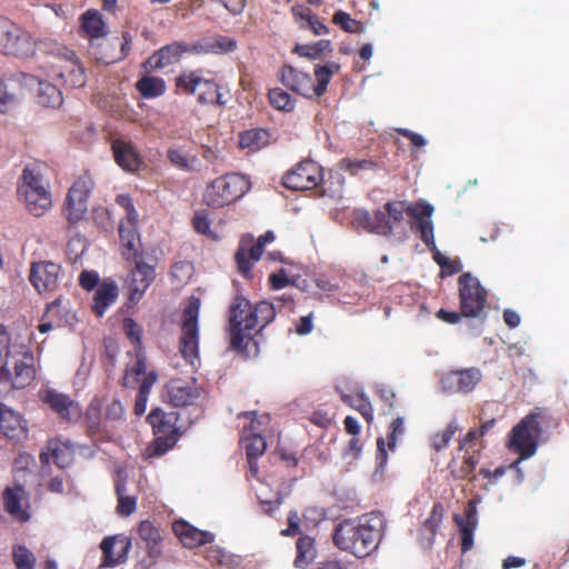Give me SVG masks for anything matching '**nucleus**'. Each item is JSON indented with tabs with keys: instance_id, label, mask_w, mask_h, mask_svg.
Returning <instances> with one entry per match:
<instances>
[{
	"instance_id": "nucleus-1",
	"label": "nucleus",
	"mask_w": 569,
	"mask_h": 569,
	"mask_svg": "<svg viewBox=\"0 0 569 569\" xmlns=\"http://www.w3.org/2000/svg\"><path fill=\"white\" fill-rule=\"evenodd\" d=\"M30 333H12L0 351V397L11 389L29 386L36 377L34 356L30 349Z\"/></svg>"
},
{
	"instance_id": "nucleus-2",
	"label": "nucleus",
	"mask_w": 569,
	"mask_h": 569,
	"mask_svg": "<svg viewBox=\"0 0 569 569\" xmlns=\"http://www.w3.org/2000/svg\"><path fill=\"white\" fill-rule=\"evenodd\" d=\"M385 519L371 512L357 520L341 522L335 530V545L357 558H365L377 550L382 538Z\"/></svg>"
},
{
	"instance_id": "nucleus-3",
	"label": "nucleus",
	"mask_w": 569,
	"mask_h": 569,
	"mask_svg": "<svg viewBox=\"0 0 569 569\" xmlns=\"http://www.w3.org/2000/svg\"><path fill=\"white\" fill-rule=\"evenodd\" d=\"M540 415L531 412L523 417L509 432L507 446L510 451L518 453L519 458L513 461L509 468L515 469L518 473L519 481L523 479V472L520 463L533 457L538 449V443L542 433L539 422Z\"/></svg>"
},
{
	"instance_id": "nucleus-4",
	"label": "nucleus",
	"mask_w": 569,
	"mask_h": 569,
	"mask_svg": "<svg viewBox=\"0 0 569 569\" xmlns=\"http://www.w3.org/2000/svg\"><path fill=\"white\" fill-rule=\"evenodd\" d=\"M339 70V64L330 62L326 66H319L315 70L317 84L313 83L312 77L303 71H300L292 66H284L280 72V81L288 89L305 97L318 98L325 93L330 79L335 72Z\"/></svg>"
},
{
	"instance_id": "nucleus-5",
	"label": "nucleus",
	"mask_w": 569,
	"mask_h": 569,
	"mask_svg": "<svg viewBox=\"0 0 569 569\" xmlns=\"http://www.w3.org/2000/svg\"><path fill=\"white\" fill-rule=\"evenodd\" d=\"M17 192L27 211L34 217H42L52 207L49 184L37 168L23 169Z\"/></svg>"
},
{
	"instance_id": "nucleus-6",
	"label": "nucleus",
	"mask_w": 569,
	"mask_h": 569,
	"mask_svg": "<svg viewBox=\"0 0 569 569\" xmlns=\"http://www.w3.org/2000/svg\"><path fill=\"white\" fill-rule=\"evenodd\" d=\"M250 189V182L246 176L229 173L214 179L204 190V202L214 208H220L242 198Z\"/></svg>"
},
{
	"instance_id": "nucleus-7",
	"label": "nucleus",
	"mask_w": 569,
	"mask_h": 569,
	"mask_svg": "<svg viewBox=\"0 0 569 569\" xmlns=\"http://www.w3.org/2000/svg\"><path fill=\"white\" fill-rule=\"evenodd\" d=\"M117 203L126 211V219L119 224V236L123 247L122 254L127 260L136 259L141 248L137 228L139 213L129 194L117 196Z\"/></svg>"
},
{
	"instance_id": "nucleus-8",
	"label": "nucleus",
	"mask_w": 569,
	"mask_h": 569,
	"mask_svg": "<svg viewBox=\"0 0 569 569\" xmlns=\"http://www.w3.org/2000/svg\"><path fill=\"white\" fill-rule=\"evenodd\" d=\"M200 312V299L191 297L183 311L182 335L180 339V351L182 357L193 365L198 359L199 351V328L198 319Z\"/></svg>"
},
{
	"instance_id": "nucleus-9",
	"label": "nucleus",
	"mask_w": 569,
	"mask_h": 569,
	"mask_svg": "<svg viewBox=\"0 0 569 569\" xmlns=\"http://www.w3.org/2000/svg\"><path fill=\"white\" fill-rule=\"evenodd\" d=\"M0 51L27 58L36 52V42L28 31L6 19L0 29Z\"/></svg>"
},
{
	"instance_id": "nucleus-10",
	"label": "nucleus",
	"mask_w": 569,
	"mask_h": 569,
	"mask_svg": "<svg viewBox=\"0 0 569 569\" xmlns=\"http://www.w3.org/2000/svg\"><path fill=\"white\" fill-rule=\"evenodd\" d=\"M251 313V302L242 297H236L230 306L229 337L230 347L243 350L252 338V330H247V319Z\"/></svg>"
},
{
	"instance_id": "nucleus-11",
	"label": "nucleus",
	"mask_w": 569,
	"mask_h": 569,
	"mask_svg": "<svg viewBox=\"0 0 569 569\" xmlns=\"http://www.w3.org/2000/svg\"><path fill=\"white\" fill-rule=\"evenodd\" d=\"M459 295L462 316L479 317L487 299V292L479 280L470 273L462 274L459 278Z\"/></svg>"
},
{
	"instance_id": "nucleus-12",
	"label": "nucleus",
	"mask_w": 569,
	"mask_h": 569,
	"mask_svg": "<svg viewBox=\"0 0 569 569\" xmlns=\"http://www.w3.org/2000/svg\"><path fill=\"white\" fill-rule=\"evenodd\" d=\"M93 188L90 176H80L71 186L67 194L66 217L69 222L80 221L88 210V198Z\"/></svg>"
},
{
	"instance_id": "nucleus-13",
	"label": "nucleus",
	"mask_w": 569,
	"mask_h": 569,
	"mask_svg": "<svg viewBox=\"0 0 569 569\" xmlns=\"http://www.w3.org/2000/svg\"><path fill=\"white\" fill-rule=\"evenodd\" d=\"M201 397V389L196 379H173L166 385L163 399L172 407H187L197 405Z\"/></svg>"
},
{
	"instance_id": "nucleus-14",
	"label": "nucleus",
	"mask_w": 569,
	"mask_h": 569,
	"mask_svg": "<svg viewBox=\"0 0 569 569\" xmlns=\"http://www.w3.org/2000/svg\"><path fill=\"white\" fill-rule=\"evenodd\" d=\"M482 373L478 368L453 370L440 379L441 390L448 395L469 393L481 381Z\"/></svg>"
},
{
	"instance_id": "nucleus-15",
	"label": "nucleus",
	"mask_w": 569,
	"mask_h": 569,
	"mask_svg": "<svg viewBox=\"0 0 569 569\" xmlns=\"http://www.w3.org/2000/svg\"><path fill=\"white\" fill-rule=\"evenodd\" d=\"M49 77L61 80L70 88H81L87 82L83 67L74 58L73 52L68 50L64 52V58L53 64Z\"/></svg>"
},
{
	"instance_id": "nucleus-16",
	"label": "nucleus",
	"mask_w": 569,
	"mask_h": 569,
	"mask_svg": "<svg viewBox=\"0 0 569 569\" xmlns=\"http://www.w3.org/2000/svg\"><path fill=\"white\" fill-rule=\"evenodd\" d=\"M432 213L433 207L428 203L423 204L421 214H417L413 210L411 212L412 217L415 218L412 229L420 233V239L428 247V249L432 251L435 261L441 267L442 263H448V257L442 254L436 246L433 223L431 220Z\"/></svg>"
},
{
	"instance_id": "nucleus-17",
	"label": "nucleus",
	"mask_w": 569,
	"mask_h": 569,
	"mask_svg": "<svg viewBox=\"0 0 569 569\" xmlns=\"http://www.w3.org/2000/svg\"><path fill=\"white\" fill-rule=\"evenodd\" d=\"M321 171L313 161H303L283 177V184L292 190H309L318 186Z\"/></svg>"
},
{
	"instance_id": "nucleus-18",
	"label": "nucleus",
	"mask_w": 569,
	"mask_h": 569,
	"mask_svg": "<svg viewBox=\"0 0 569 569\" xmlns=\"http://www.w3.org/2000/svg\"><path fill=\"white\" fill-rule=\"evenodd\" d=\"M61 276V267L51 261L33 262L30 269V282L39 293L54 291Z\"/></svg>"
},
{
	"instance_id": "nucleus-19",
	"label": "nucleus",
	"mask_w": 569,
	"mask_h": 569,
	"mask_svg": "<svg viewBox=\"0 0 569 569\" xmlns=\"http://www.w3.org/2000/svg\"><path fill=\"white\" fill-rule=\"evenodd\" d=\"M177 86L188 93H198V101L201 104L212 103L218 93V86L212 80L200 77L197 72H186L177 78Z\"/></svg>"
},
{
	"instance_id": "nucleus-20",
	"label": "nucleus",
	"mask_w": 569,
	"mask_h": 569,
	"mask_svg": "<svg viewBox=\"0 0 569 569\" xmlns=\"http://www.w3.org/2000/svg\"><path fill=\"white\" fill-rule=\"evenodd\" d=\"M41 399L47 403L61 419L68 422H77L81 418V408L68 395L58 392L53 389L44 390Z\"/></svg>"
},
{
	"instance_id": "nucleus-21",
	"label": "nucleus",
	"mask_w": 569,
	"mask_h": 569,
	"mask_svg": "<svg viewBox=\"0 0 569 569\" xmlns=\"http://www.w3.org/2000/svg\"><path fill=\"white\" fill-rule=\"evenodd\" d=\"M273 240L274 233L271 230H268L264 234L260 236L257 240V243L250 248H247V246L250 243L251 239L247 240L243 238L241 240V246L236 253V260L239 271L243 276H249L252 266L251 261H258L261 258L266 244L272 242Z\"/></svg>"
},
{
	"instance_id": "nucleus-22",
	"label": "nucleus",
	"mask_w": 569,
	"mask_h": 569,
	"mask_svg": "<svg viewBox=\"0 0 569 569\" xmlns=\"http://www.w3.org/2000/svg\"><path fill=\"white\" fill-rule=\"evenodd\" d=\"M100 548L103 553L100 567L114 568L127 560L131 540L127 537L109 536L101 541Z\"/></svg>"
},
{
	"instance_id": "nucleus-23",
	"label": "nucleus",
	"mask_w": 569,
	"mask_h": 569,
	"mask_svg": "<svg viewBox=\"0 0 569 569\" xmlns=\"http://www.w3.org/2000/svg\"><path fill=\"white\" fill-rule=\"evenodd\" d=\"M184 52H189V46L186 42H172L149 57L144 61L143 68L149 72L163 69L170 64L177 63Z\"/></svg>"
},
{
	"instance_id": "nucleus-24",
	"label": "nucleus",
	"mask_w": 569,
	"mask_h": 569,
	"mask_svg": "<svg viewBox=\"0 0 569 569\" xmlns=\"http://www.w3.org/2000/svg\"><path fill=\"white\" fill-rule=\"evenodd\" d=\"M0 431L13 441H21L28 436L27 421L11 408L0 403Z\"/></svg>"
},
{
	"instance_id": "nucleus-25",
	"label": "nucleus",
	"mask_w": 569,
	"mask_h": 569,
	"mask_svg": "<svg viewBox=\"0 0 569 569\" xmlns=\"http://www.w3.org/2000/svg\"><path fill=\"white\" fill-rule=\"evenodd\" d=\"M6 511L20 522L30 519L28 512V495L23 487H8L2 495Z\"/></svg>"
},
{
	"instance_id": "nucleus-26",
	"label": "nucleus",
	"mask_w": 569,
	"mask_h": 569,
	"mask_svg": "<svg viewBox=\"0 0 569 569\" xmlns=\"http://www.w3.org/2000/svg\"><path fill=\"white\" fill-rule=\"evenodd\" d=\"M84 423L91 437L107 439L112 437V431L108 429L107 422L102 418V401L98 397H93L89 402L84 412Z\"/></svg>"
},
{
	"instance_id": "nucleus-27",
	"label": "nucleus",
	"mask_w": 569,
	"mask_h": 569,
	"mask_svg": "<svg viewBox=\"0 0 569 569\" xmlns=\"http://www.w3.org/2000/svg\"><path fill=\"white\" fill-rule=\"evenodd\" d=\"M174 535L186 548H196L213 541L214 535L210 531L199 530L184 520L174 521L172 525Z\"/></svg>"
},
{
	"instance_id": "nucleus-28",
	"label": "nucleus",
	"mask_w": 569,
	"mask_h": 569,
	"mask_svg": "<svg viewBox=\"0 0 569 569\" xmlns=\"http://www.w3.org/2000/svg\"><path fill=\"white\" fill-rule=\"evenodd\" d=\"M114 161L124 171L134 172L141 164L142 160L130 141L123 139H114L111 143Z\"/></svg>"
},
{
	"instance_id": "nucleus-29",
	"label": "nucleus",
	"mask_w": 569,
	"mask_h": 569,
	"mask_svg": "<svg viewBox=\"0 0 569 569\" xmlns=\"http://www.w3.org/2000/svg\"><path fill=\"white\" fill-rule=\"evenodd\" d=\"M139 258L140 254L133 259L136 261V268L131 271L128 280L131 290V300L139 299L154 279V268L138 260Z\"/></svg>"
},
{
	"instance_id": "nucleus-30",
	"label": "nucleus",
	"mask_w": 569,
	"mask_h": 569,
	"mask_svg": "<svg viewBox=\"0 0 569 569\" xmlns=\"http://www.w3.org/2000/svg\"><path fill=\"white\" fill-rule=\"evenodd\" d=\"M23 83L28 87L38 84V101L40 104L49 108H58L62 104L63 97L57 86L30 74H23Z\"/></svg>"
},
{
	"instance_id": "nucleus-31",
	"label": "nucleus",
	"mask_w": 569,
	"mask_h": 569,
	"mask_svg": "<svg viewBox=\"0 0 569 569\" xmlns=\"http://www.w3.org/2000/svg\"><path fill=\"white\" fill-rule=\"evenodd\" d=\"M353 220L358 227H362L370 232L383 236L391 233V226L386 221L383 211H377L371 217L367 210L358 209L353 212Z\"/></svg>"
},
{
	"instance_id": "nucleus-32",
	"label": "nucleus",
	"mask_w": 569,
	"mask_h": 569,
	"mask_svg": "<svg viewBox=\"0 0 569 569\" xmlns=\"http://www.w3.org/2000/svg\"><path fill=\"white\" fill-rule=\"evenodd\" d=\"M276 317V306L269 301H260L254 306L251 305V313L247 319V330H262Z\"/></svg>"
},
{
	"instance_id": "nucleus-33",
	"label": "nucleus",
	"mask_w": 569,
	"mask_h": 569,
	"mask_svg": "<svg viewBox=\"0 0 569 569\" xmlns=\"http://www.w3.org/2000/svg\"><path fill=\"white\" fill-rule=\"evenodd\" d=\"M119 290L114 281L101 282L94 293L92 310L98 317H102L108 308L113 305L118 298Z\"/></svg>"
},
{
	"instance_id": "nucleus-34",
	"label": "nucleus",
	"mask_w": 569,
	"mask_h": 569,
	"mask_svg": "<svg viewBox=\"0 0 569 569\" xmlns=\"http://www.w3.org/2000/svg\"><path fill=\"white\" fill-rule=\"evenodd\" d=\"M177 413L164 412L160 408L153 409L149 416L148 421L153 428L157 436L176 435L177 433Z\"/></svg>"
},
{
	"instance_id": "nucleus-35",
	"label": "nucleus",
	"mask_w": 569,
	"mask_h": 569,
	"mask_svg": "<svg viewBox=\"0 0 569 569\" xmlns=\"http://www.w3.org/2000/svg\"><path fill=\"white\" fill-rule=\"evenodd\" d=\"M114 489L118 497V513L121 516L132 515L137 509V497L129 492L126 480L122 478L120 472L116 479Z\"/></svg>"
},
{
	"instance_id": "nucleus-36",
	"label": "nucleus",
	"mask_w": 569,
	"mask_h": 569,
	"mask_svg": "<svg viewBox=\"0 0 569 569\" xmlns=\"http://www.w3.org/2000/svg\"><path fill=\"white\" fill-rule=\"evenodd\" d=\"M138 532L140 538L146 542L149 557H159L161 553L159 547L161 536L159 530L149 520H143L138 527Z\"/></svg>"
},
{
	"instance_id": "nucleus-37",
	"label": "nucleus",
	"mask_w": 569,
	"mask_h": 569,
	"mask_svg": "<svg viewBox=\"0 0 569 569\" xmlns=\"http://www.w3.org/2000/svg\"><path fill=\"white\" fill-rule=\"evenodd\" d=\"M316 558L315 541L309 536L300 537L297 541V557L295 566L306 568Z\"/></svg>"
},
{
	"instance_id": "nucleus-38",
	"label": "nucleus",
	"mask_w": 569,
	"mask_h": 569,
	"mask_svg": "<svg viewBox=\"0 0 569 569\" xmlns=\"http://www.w3.org/2000/svg\"><path fill=\"white\" fill-rule=\"evenodd\" d=\"M341 398L345 403L359 411L367 421L373 419L372 406L363 391H358L355 395H342Z\"/></svg>"
},
{
	"instance_id": "nucleus-39",
	"label": "nucleus",
	"mask_w": 569,
	"mask_h": 569,
	"mask_svg": "<svg viewBox=\"0 0 569 569\" xmlns=\"http://www.w3.org/2000/svg\"><path fill=\"white\" fill-rule=\"evenodd\" d=\"M137 89L142 97L152 99L164 93L166 82L161 78L143 77L137 82Z\"/></svg>"
},
{
	"instance_id": "nucleus-40",
	"label": "nucleus",
	"mask_w": 569,
	"mask_h": 569,
	"mask_svg": "<svg viewBox=\"0 0 569 569\" xmlns=\"http://www.w3.org/2000/svg\"><path fill=\"white\" fill-rule=\"evenodd\" d=\"M269 141V134L261 129H252L240 134L239 146L242 149L259 150Z\"/></svg>"
},
{
	"instance_id": "nucleus-41",
	"label": "nucleus",
	"mask_w": 569,
	"mask_h": 569,
	"mask_svg": "<svg viewBox=\"0 0 569 569\" xmlns=\"http://www.w3.org/2000/svg\"><path fill=\"white\" fill-rule=\"evenodd\" d=\"M49 450L51 451L54 463L59 468L63 469L71 465L73 452L69 443L54 440L49 443Z\"/></svg>"
},
{
	"instance_id": "nucleus-42",
	"label": "nucleus",
	"mask_w": 569,
	"mask_h": 569,
	"mask_svg": "<svg viewBox=\"0 0 569 569\" xmlns=\"http://www.w3.org/2000/svg\"><path fill=\"white\" fill-rule=\"evenodd\" d=\"M82 27L91 38H100L106 34L104 22L97 11L88 10L83 13Z\"/></svg>"
},
{
	"instance_id": "nucleus-43",
	"label": "nucleus",
	"mask_w": 569,
	"mask_h": 569,
	"mask_svg": "<svg viewBox=\"0 0 569 569\" xmlns=\"http://www.w3.org/2000/svg\"><path fill=\"white\" fill-rule=\"evenodd\" d=\"M12 561L16 569H36V556L24 545L12 547Z\"/></svg>"
},
{
	"instance_id": "nucleus-44",
	"label": "nucleus",
	"mask_w": 569,
	"mask_h": 569,
	"mask_svg": "<svg viewBox=\"0 0 569 569\" xmlns=\"http://www.w3.org/2000/svg\"><path fill=\"white\" fill-rule=\"evenodd\" d=\"M242 441L244 442L248 459H258L267 449L266 439L260 433L242 436Z\"/></svg>"
},
{
	"instance_id": "nucleus-45",
	"label": "nucleus",
	"mask_w": 569,
	"mask_h": 569,
	"mask_svg": "<svg viewBox=\"0 0 569 569\" xmlns=\"http://www.w3.org/2000/svg\"><path fill=\"white\" fill-rule=\"evenodd\" d=\"M458 429V422L452 420L442 431H437L430 437L431 447L436 451H441L447 448Z\"/></svg>"
},
{
	"instance_id": "nucleus-46",
	"label": "nucleus",
	"mask_w": 569,
	"mask_h": 569,
	"mask_svg": "<svg viewBox=\"0 0 569 569\" xmlns=\"http://www.w3.org/2000/svg\"><path fill=\"white\" fill-rule=\"evenodd\" d=\"M455 521L462 532H473L477 527V508L473 501H469L463 516L455 515Z\"/></svg>"
},
{
	"instance_id": "nucleus-47",
	"label": "nucleus",
	"mask_w": 569,
	"mask_h": 569,
	"mask_svg": "<svg viewBox=\"0 0 569 569\" xmlns=\"http://www.w3.org/2000/svg\"><path fill=\"white\" fill-rule=\"evenodd\" d=\"M104 421L108 429L122 425L124 422V407L118 399H113L106 408Z\"/></svg>"
},
{
	"instance_id": "nucleus-48",
	"label": "nucleus",
	"mask_w": 569,
	"mask_h": 569,
	"mask_svg": "<svg viewBox=\"0 0 569 569\" xmlns=\"http://www.w3.org/2000/svg\"><path fill=\"white\" fill-rule=\"evenodd\" d=\"M147 371L146 358L144 356L138 351L137 352V361L127 368L126 375L123 377V386L131 387L133 386L140 376L144 375Z\"/></svg>"
},
{
	"instance_id": "nucleus-49",
	"label": "nucleus",
	"mask_w": 569,
	"mask_h": 569,
	"mask_svg": "<svg viewBox=\"0 0 569 569\" xmlns=\"http://www.w3.org/2000/svg\"><path fill=\"white\" fill-rule=\"evenodd\" d=\"M177 442L176 435L158 436L156 440L148 447L147 456L149 458L154 456H162L170 450Z\"/></svg>"
},
{
	"instance_id": "nucleus-50",
	"label": "nucleus",
	"mask_w": 569,
	"mask_h": 569,
	"mask_svg": "<svg viewBox=\"0 0 569 569\" xmlns=\"http://www.w3.org/2000/svg\"><path fill=\"white\" fill-rule=\"evenodd\" d=\"M330 47L329 40H320L313 44H297L295 52L300 57L308 58L310 60L318 59L321 53Z\"/></svg>"
},
{
	"instance_id": "nucleus-51",
	"label": "nucleus",
	"mask_w": 569,
	"mask_h": 569,
	"mask_svg": "<svg viewBox=\"0 0 569 569\" xmlns=\"http://www.w3.org/2000/svg\"><path fill=\"white\" fill-rule=\"evenodd\" d=\"M269 100L270 103L279 110L291 111L295 108L291 96L280 88H274L269 91Z\"/></svg>"
},
{
	"instance_id": "nucleus-52",
	"label": "nucleus",
	"mask_w": 569,
	"mask_h": 569,
	"mask_svg": "<svg viewBox=\"0 0 569 569\" xmlns=\"http://www.w3.org/2000/svg\"><path fill=\"white\" fill-rule=\"evenodd\" d=\"M332 21L340 26L346 32L355 33L362 30L361 23L352 19L349 13L342 10H339L333 14Z\"/></svg>"
},
{
	"instance_id": "nucleus-53",
	"label": "nucleus",
	"mask_w": 569,
	"mask_h": 569,
	"mask_svg": "<svg viewBox=\"0 0 569 569\" xmlns=\"http://www.w3.org/2000/svg\"><path fill=\"white\" fill-rule=\"evenodd\" d=\"M405 210L406 202L403 201L388 202L386 204V221L391 226V230L393 229L395 223H400L402 221Z\"/></svg>"
},
{
	"instance_id": "nucleus-54",
	"label": "nucleus",
	"mask_w": 569,
	"mask_h": 569,
	"mask_svg": "<svg viewBox=\"0 0 569 569\" xmlns=\"http://www.w3.org/2000/svg\"><path fill=\"white\" fill-rule=\"evenodd\" d=\"M168 159L178 169L190 171L193 169L194 159L189 160L187 154L178 148H170L168 150Z\"/></svg>"
},
{
	"instance_id": "nucleus-55",
	"label": "nucleus",
	"mask_w": 569,
	"mask_h": 569,
	"mask_svg": "<svg viewBox=\"0 0 569 569\" xmlns=\"http://www.w3.org/2000/svg\"><path fill=\"white\" fill-rule=\"evenodd\" d=\"M405 435V420L398 417L390 423L388 432V449L393 451L398 439Z\"/></svg>"
},
{
	"instance_id": "nucleus-56",
	"label": "nucleus",
	"mask_w": 569,
	"mask_h": 569,
	"mask_svg": "<svg viewBox=\"0 0 569 569\" xmlns=\"http://www.w3.org/2000/svg\"><path fill=\"white\" fill-rule=\"evenodd\" d=\"M243 416L250 417L251 421L249 427H244L242 430V436H249L252 433H260L262 431V427L269 422V417L261 416L258 417L254 411L244 412Z\"/></svg>"
},
{
	"instance_id": "nucleus-57",
	"label": "nucleus",
	"mask_w": 569,
	"mask_h": 569,
	"mask_svg": "<svg viewBox=\"0 0 569 569\" xmlns=\"http://www.w3.org/2000/svg\"><path fill=\"white\" fill-rule=\"evenodd\" d=\"M193 228L198 233L206 234L212 239H217V236L210 229V220L204 211H197L194 213Z\"/></svg>"
},
{
	"instance_id": "nucleus-58",
	"label": "nucleus",
	"mask_w": 569,
	"mask_h": 569,
	"mask_svg": "<svg viewBox=\"0 0 569 569\" xmlns=\"http://www.w3.org/2000/svg\"><path fill=\"white\" fill-rule=\"evenodd\" d=\"M123 330L128 339L136 346H140L141 343V328L140 326L131 318H126L123 320Z\"/></svg>"
},
{
	"instance_id": "nucleus-59",
	"label": "nucleus",
	"mask_w": 569,
	"mask_h": 569,
	"mask_svg": "<svg viewBox=\"0 0 569 569\" xmlns=\"http://www.w3.org/2000/svg\"><path fill=\"white\" fill-rule=\"evenodd\" d=\"M17 97L10 93L3 81L0 80V113H6L17 104Z\"/></svg>"
},
{
	"instance_id": "nucleus-60",
	"label": "nucleus",
	"mask_w": 569,
	"mask_h": 569,
	"mask_svg": "<svg viewBox=\"0 0 569 569\" xmlns=\"http://www.w3.org/2000/svg\"><path fill=\"white\" fill-rule=\"evenodd\" d=\"M301 28H310L316 36L329 32V28L312 12H307V23H302Z\"/></svg>"
},
{
	"instance_id": "nucleus-61",
	"label": "nucleus",
	"mask_w": 569,
	"mask_h": 569,
	"mask_svg": "<svg viewBox=\"0 0 569 569\" xmlns=\"http://www.w3.org/2000/svg\"><path fill=\"white\" fill-rule=\"evenodd\" d=\"M313 330V313L310 312L307 316H302L296 323H295V332L298 336H307L311 333Z\"/></svg>"
},
{
	"instance_id": "nucleus-62",
	"label": "nucleus",
	"mask_w": 569,
	"mask_h": 569,
	"mask_svg": "<svg viewBox=\"0 0 569 569\" xmlns=\"http://www.w3.org/2000/svg\"><path fill=\"white\" fill-rule=\"evenodd\" d=\"M214 54L231 52L237 48V42L228 37L213 39Z\"/></svg>"
},
{
	"instance_id": "nucleus-63",
	"label": "nucleus",
	"mask_w": 569,
	"mask_h": 569,
	"mask_svg": "<svg viewBox=\"0 0 569 569\" xmlns=\"http://www.w3.org/2000/svg\"><path fill=\"white\" fill-rule=\"evenodd\" d=\"M211 552L212 555L210 556V558L217 560L221 565L237 566L240 562L238 557L228 553L223 549L218 548L216 550H212Z\"/></svg>"
},
{
	"instance_id": "nucleus-64",
	"label": "nucleus",
	"mask_w": 569,
	"mask_h": 569,
	"mask_svg": "<svg viewBox=\"0 0 569 569\" xmlns=\"http://www.w3.org/2000/svg\"><path fill=\"white\" fill-rule=\"evenodd\" d=\"M79 282L86 290H92L99 283V274L96 271H82L79 276Z\"/></svg>"
}]
</instances>
